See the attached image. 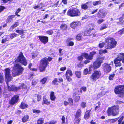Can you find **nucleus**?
Segmentation results:
<instances>
[{"mask_svg": "<svg viewBox=\"0 0 124 124\" xmlns=\"http://www.w3.org/2000/svg\"><path fill=\"white\" fill-rule=\"evenodd\" d=\"M105 41L107 44V45L105 46L107 49H111L116 46L117 42L113 38L110 37L107 38L106 39Z\"/></svg>", "mask_w": 124, "mask_h": 124, "instance_id": "1", "label": "nucleus"}, {"mask_svg": "<svg viewBox=\"0 0 124 124\" xmlns=\"http://www.w3.org/2000/svg\"><path fill=\"white\" fill-rule=\"evenodd\" d=\"M23 70V68L20 65L15 64L14 70L12 72L13 76L15 77L21 74Z\"/></svg>", "mask_w": 124, "mask_h": 124, "instance_id": "2", "label": "nucleus"}, {"mask_svg": "<svg viewBox=\"0 0 124 124\" xmlns=\"http://www.w3.org/2000/svg\"><path fill=\"white\" fill-rule=\"evenodd\" d=\"M114 91L116 94H118L119 97H123L124 96V85H122L116 86Z\"/></svg>", "mask_w": 124, "mask_h": 124, "instance_id": "3", "label": "nucleus"}, {"mask_svg": "<svg viewBox=\"0 0 124 124\" xmlns=\"http://www.w3.org/2000/svg\"><path fill=\"white\" fill-rule=\"evenodd\" d=\"M119 107L118 105L114 106L108 108L107 112L109 116L112 115L115 116L118 114Z\"/></svg>", "mask_w": 124, "mask_h": 124, "instance_id": "4", "label": "nucleus"}, {"mask_svg": "<svg viewBox=\"0 0 124 124\" xmlns=\"http://www.w3.org/2000/svg\"><path fill=\"white\" fill-rule=\"evenodd\" d=\"M67 14L70 16H78L80 15V13L79 10L77 8H70L68 10Z\"/></svg>", "mask_w": 124, "mask_h": 124, "instance_id": "5", "label": "nucleus"}, {"mask_svg": "<svg viewBox=\"0 0 124 124\" xmlns=\"http://www.w3.org/2000/svg\"><path fill=\"white\" fill-rule=\"evenodd\" d=\"M48 64L47 58L45 57L43 58L40 61V65L39 67L40 72L45 71V69Z\"/></svg>", "mask_w": 124, "mask_h": 124, "instance_id": "6", "label": "nucleus"}, {"mask_svg": "<svg viewBox=\"0 0 124 124\" xmlns=\"http://www.w3.org/2000/svg\"><path fill=\"white\" fill-rule=\"evenodd\" d=\"M101 75V73L100 71H95L90 76V80L92 81H95L100 78Z\"/></svg>", "mask_w": 124, "mask_h": 124, "instance_id": "7", "label": "nucleus"}, {"mask_svg": "<svg viewBox=\"0 0 124 124\" xmlns=\"http://www.w3.org/2000/svg\"><path fill=\"white\" fill-rule=\"evenodd\" d=\"M18 61L25 66L27 65V63L25 58L23 56L22 52H21L17 59Z\"/></svg>", "mask_w": 124, "mask_h": 124, "instance_id": "8", "label": "nucleus"}, {"mask_svg": "<svg viewBox=\"0 0 124 124\" xmlns=\"http://www.w3.org/2000/svg\"><path fill=\"white\" fill-rule=\"evenodd\" d=\"M104 59V57H101L97 58V60L93 63L94 68L95 69L99 67Z\"/></svg>", "mask_w": 124, "mask_h": 124, "instance_id": "9", "label": "nucleus"}, {"mask_svg": "<svg viewBox=\"0 0 124 124\" xmlns=\"http://www.w3.org/2000/svg\"><path fill=\"white\" fill-rule=\"evenodd\" d=\"M96 53V52L93 51L92 52L90 53V55L86 53H84L82 54V55L86 59L91 60L93 59V55Z\"/></svg>", "mask_w": 124, "mask_h": 124, "instance_id": "10", "label": "nucleus"}, {"mask_svg": "<svg viewBox=\"0 0 124 124\" xmlns=\"http://www.w3.org/2000/svg\"><path fill=\"white\" fill-rule=\"evenodd\" d=\"M107 12L106 11L102 9H100L97 15V17L99 18H103L106 15Z\"/></svg>", "mask_w": 124, "mask_h": 124, "instance_id": "11", "label": "nucleus"}, {"mask_svg": "<svg viewBox=\"0 0 124 124\" xmlns=\"http://www.w3.org/2000/svg\"><path fill=\"white\" fill-rule=\"evenodd\" d=\"M103 69L105 73L107 74L110 71L111 68L109 64L105 63L103 65Z\"/></svg>", "mask_w": 124, "mask_h": 124, "instance_id": "12", "label": "nucleus"}, {"mask_svg": "<svg viewBox=\"0 0 124 124\" xmlns=\"http://www.w3.org/2000/svg\"><path fill=\"white\" fill-rule=\"evenodd\" d=\"M73 75L72 71L70 70H67L66 72L65 76L67 80L69 81H70L71 80V79L70 77Z\"/></svg>", "mask_w": 124, "mask_h": 124, "instance_id": "13", "label": "nucleus"}, {"mask_svg": "<svg viewBox=\"0 0 124 124\" xmlns=\"http://www.w3.org/2000/svg\"><path fill=\"white\" fill-rule=\"evenodd\" d=\"M40 41L44 44H46L48 40V38L47 37L42 36H38Z\"/></svg>", "mask_w": 124, "mask_h": 124, "instance_id": "14", "label": "nucleus"}, {"mask_svg": "<svg viewBox=\"0 0 124 124\" xmlns=\"http://www.w3.org/2000/svg\"><path fill=\"white\" fill-rule=\"evenodd\" d=\"M19 98V96L17 95L14 96L10 101V104L12 105H13L16 103L18 101Z\"/></svg>", "mask_w": 124, "mask_h": 124, "instance_id": "15", "label": "nucleus"}, {"mask_svg": "<svg viewBox=\"0 0 124 124\" xmlns=\"http://www.w3.org/2000/svg\"><path fill=\"white\" fill-rule=\"evenodd\" d=\"M81 23L79 21H75L73 22L70 24V27L73 29L80 25Z\"/></svg>", "mask_w": 124, "mask_h": 124, "instance_id": "16", "label": "nucleus"}, {"mask_svg": "<svg viewBox=\"0 0 124 124\" xmlns=\"http://www.w3.org/2000/svg\"><path fill=\"white\" fill-rule=\"evenodd\" d=\"M20 89V88L19 87H17L14 86L12 85L10 87L8 86V91L16 92Z\"/></svg>", "mask_w": 124, "mask_h": 124, "instance_id": "17", "label": "nucleus"}, {"mask_svg": "<svg viewBox=\"0 0 124 124\" xmlns=\"http://www.w3.org/2000/svg\"><path fill=\"white\" fill-rule=\"evenodd\" d=\"M81 113V111L80 109H78L77 111L75 119H78V121H80V116Z\"/></svg>", "mask_w": 124, "mask_h": 124, "instance_id": "18", "label": "nucleus"}, {"mask_svg": "<svg viewBox=\"0 0 124 124\" xmlns=\"http://www.w3.org/2000/svg\"><path fill=\"white\" fill-rule=\"evenodd\" d=\"M120 60H122V62L124 63V54L121 53L119 54L118 55V57L116 58Z\"/></svg>", "mask_w": 124, "mask_h": 124, "instance_id": "19", "label": "nucleus"}, {"mask_svg": "<svg viewBox=\"0 0 124 124\" xmlns=\"http://www.w3.org/2000/svg\"><path fill=\"white\" fill-rule=\"evenodd\" d=\"M74 100L76 102H78L79 100L80 97L77 94L74 93L73 95Z\"/></svg>", "mask_w": 124, "mask_h": 124, "instance_id": "20", "label": "nucleus"}, {"mask_svg": "<svg viewBox=\"0 0 124 124\" xmlns=\"http://www.w3.org/2000/svg\"><path fill=\"white\" fill-rule=\"evenodd\" d=\"M121 61L120 60L117 58L114 61V63L115 64V66H121V64L120 62V61Z\"/></svg>", "mask_w": 124, "mask_h": 124, "instance_id": "21", "label": "nucleus"}, {"mask_svg": "<svg viewBox=\"0 0 124 124\" xmlns=\"http://www.w3.org/2000/svg\"><path fill=\"white\" fill-rule=\"evenodd\" d=\"M50 99L52 101H54L56 98L54 95V93L53 92H51L50 95Z\"/></svg>", "mask_w": 124, "mask_h": 124, "instance_id": "22", "label": "nucleus"}, {"mask_svg": "<svg viewBox=\"0 0 124 124\" xmlns=\"http://www.w3.org/2000/svg\"><path fill=\"white\" fill-rule=\"evenodd\" d=\"M90 111L89 110L85 112L84 116L85 118V119H88L90 115Z\"/></svg>", "mask_w": 124, "mask_h": 124, "instance_id": "23", "label": "nucleus"}, {"mask_svg": "<svg viewBox=\"0 0 124 124\" xmlns=\"http://www.w3.org/2000/svg\"><path fill=\"white\" fill-rule=\"evenodd\" d=\"M43 101L42 102V104H45L47 105H49L50 104V101H48V99L45 98H43Z\"/></svg>", "mask_w": 124, "mask_h": 124, "instance_id": "24", "label": "nucleus"}, {"mask_svg": "<svg viewBox=\"0 0 124 124\" xmlns=\"http://www.w3.org/2000/svg\"><path fill=\"white\" fill-rule=\"evenodd\" d=\"M29 119V117L28 115H26L24 116L22 118V121L25 123L28 121Z\"/></svg>", "mask_w": 124, "mask_h": 124, "instance_id": "25", "label": "nucleus"}, {"mask_svg": "<svg viewBox=\"0 0 124 124\" xmlns=\"http://www.w3.org/2000/svg\"><path fill=\"white\" fill-rule=\"evenodd\" d=\"M86 88L85 87H82L80 89H78L77 91H78V94H79V92L80 93H82V91H83L84 92H85V91L86 90Z\"/></svg>", "mask_w": 124, "mask_h": 124, "instance_id": "26", "label": "nucleus"}, {"mask_svg": "<svg viewBox=\"0 0 124 124\" xmlns=\"http://www.w3.org/2000/svg\"><path fill=\"white\" fill-rule=\"evenodd\" d=\"M5 76L6 79V83L7 85H8V68L6 69L5 70Z\"/></svg>", "mask_w": 124, "mask_h": 124, "instance_id": "27", "label": "nucleus"}, {"mask_svg": "<svg viewBox=\"0 0 124 124\" xmlns=\"http://www.w3.org/2000/svg\"><path fill=\"white\" fill-rule=\"evenodd\" d=\"M28 105L22 102L20 106V108L22 109H24L27 108Z\"/></svg>", "mask_w": 124, "mask_h": 124, "instance_id": "28", "label": "nucleus"}, {"mask_svg": "<svg viewBox=\"0 0 124 124\" xmlns=\"http://www.w3.org/2000/svg\"><path fill=\"white\" fill-rule=\"evenodd\" d=\"M60 28L62 30H65L67 28V26L66 24H62L60 26Z\"/></svg>", "mask_w": 124, "mask_h": 124, "instance_id": "29", "label": "nucleus"}, {"mask_svg": "<svg viewBox=\"0 0 124 124\" xmlns=\"http://www.w3.org/2000/svg\"><path fill=\"white\" fill-rule=\"evenodd\" d=\"M108 25L105 23H103L101 26L100 30L102 31L107 28Z\"/></svg>", "mask_w": 124, "mask_h": 124, "instance_id": "30", "label": "nucleus"}, {"mask_svg": "<svg viewBox=\"0 0 124 124\" xmlns=\"http://www.w3.org/2000/svg\"><path fill=\"white\" fill-rule=\"evenodd\" d=\"M44 121L43 118H40L37 121V124H42L44 123Z\"/></svg>", "mask_w": 124, "mask_h": 124, "instance_id": "31", "label": "nucleus"}, {"mask_svg": "<svg viewBox=\"0 0 124 124\" xmlns=\"http://www.w3.org/2000/svg\"><path fill=\"white\" fill-rule=\"evenodd\" d=\"M62 124H67V120L66 119L65 120V118L64 116H62Z\"/></svg>", "mask_w": 124, "mask_h": 124, "instance_id": "32", "label": "nucleus"}, {"mask_svg": "<svg viewBox=\"0 0 124 124\" xmlns=\"http://www.w3.org/2000/svg\"><path fill=\"white\" fill-rule=\"evenodd\" d=\"M75 74L76 77L78 78H80L81 77V72L80 71H76Z\"/></svg>", "mask_w": 124, "mask_h": 124, "instance_id": "33", "label": "nucleus"}, {"mask_svg": "<svg viewBox=\"0 0 124 124\" xmlns=\"http://www.w3.org/2000/svg\"><path fill=\"white\" fill-rule=\"evenodd\" d=\"M93 4L94 6L98 5L101 4V2L100 1H94L93 2Z\"/></svg>", "mask_w": 124, "mask_h": 124, "instance_id": "34", "label": "nucleus"}, {"mask_svg": "<svg viewBox=\"0 0 124 124\" xmlns=\"http://www.w3.org/2000/svg\"><path fill=\"white\" fill-rule=\"evenodd\" d=\"M47 79V78H44L41 80L40 82L42 84H44L46 83Z\"/></svg>", "mask_w": 124, "mask_h": 124, "instance_id": "35", "label": "nucleus"}, {"mask_svg": "<svg viewBox=\"0 0 124 124\" xmlns=\"http://www.w3.org/2000/svg\"><path fill=\"white\" fill-rule=\"evenodd\" d=\"M88 3V2H87L86 3L82 5V8L84 9H87L88 7L87 5V4Z\"/></svg>", "mask_w": 124, "mask_h": 124, "instance_id": "36", "label": "nucleus"}, {"mask_svg": "<svg viewBox=\"0 0 124 124\" xmlns=\"http://www.w3.org/2000/svg\"><path fill=\"white\" fill-rule=\"evenodd\" d=\"M107 52V50L105 49L104 50H101L99 51V53L100 54H105Z\"/></svg>", "mask_w": 124, "mask_h": 124, "instance_id": "37", "label": "nucleus"}, {"mask_svg": "<svg viewBox=\"0 0 124 124\" xmlns=\"http://www.w3.org/2000/svg\"><path fill=\"white\" fill-rule=\"evenodd\" d=\"M19 24L18 22L16 23L13 25L11 26V29H13L14 28L17 26Z\"/></svg>", "mask_w": 124, "mask_h": 124, "instance_id": "38", "label": "nucleus"}, {"mask_svg": "<svg viewBox=\"0 0 124 124\" xmlns=\"http://www.w3.org/2000/svg\"><path fill=\"white\" fill-rule=\"evenodd\" d=\"M94 26L93 25L90 24L89 25L88 29L89 30H92L94 28Z\"/></svg>", "mask_w": 124, "mask_h": 124, "instance_id": "39", "label": "nucleus"}, {"mask_svg": "<svg viewBox=\"0 0 124 124\" xmlns=\"http://www.w3.org/2000/svg\"><path fill=\"white\" fill-rule=\"evenodd\" d=\"M104 21V20L102 19H100L98 20L97 21V23L100 24Z\"/></svg>", "mask_w": 124, "mask_h": 124, "instance_id": "40", "label": "nucleus"}, {"mask_svg": "<svg viewBox=\"0 0 124 124\" xmlns=\"http://www.w3.org/2000/svg\"><path fill=\"white\" fill-rule=\"evenodd\" d=\"M15 16V15H12L8 16V22L11 21Z\"/></svg>", "mask_w": 124, "mask_h": 124, "instance_id": "41", "label": "nucleus"}, {"mask_svg": "<svg viewBox=\"0 0 124 124\" xmlns=\"http://www.w3.org/2000/svg\"><path fill=\"white\" fill-rule=\"evenodd\" d=\"M69 103L70 105H72L73 104V101L72 99L71 98H69L68 99Z\"/></svg>", "mask_w": 124, "mask_h": 124, "instance_id": "42", "label": "nucleus"}, {"mask_svg": "<svg viewBox=\"0 0 124 124\" xmlns=\"http://www.w3.org/2000/svg\"><path fill=\"white\" fill-rule=\"evenodd\" d=\"M38 81V80L37 79H34L32 81V85H35L37 83Z\"/></svg>", "mask_w": 124, "mask_h": 124, "instance_id": "43", "label": "nucleus"}, {"mask_svg": "<svg viewBox=\"0 0 124 124\" xmlns=\"http://www.w3.org/2000/svg\"><path fill=\"white\" fill-rule=\"evenodd\" d=\"M76 39L78 40H79L81 39V35L80 34H78L76 37Z\"/></svg>", "mask_w": 124, "mask_h": 124, "instance_id": "44", "label": "nucleus"}, {"mask_svg": "<svg viewBox=\"0 0 124 124\" xmlns=\"http://www.w3.org/2000/svg\"><path fill=\"white\" fill-rule=\"evenodd\" d=\"M8 82L10 81L12 79V77L11 76V75L9 74L10 69L8 68Z\"/></svg>", "mask_w": 124, "mask_h": 124, "instance_id": "45", "label": "nucleus"}, {"mask_svg": "<svg viewBox=\"0 0 124 124\" xmlns=\"http://www.w3.org/2000/svg\"><path fill=\"white\" fill-rule=\"evenodd\" d=\"M115 76V74H114L110 75L109 77V79L111 80H112Z\"/></svg>", "mask_w": 124, "mask_h": 124, "instance_id": "46", "label": "nucleus"}, {"mask_svg": "<svg viewBox=\"0 0 124 124\" xmlns=\"http://www.w3.org/2000/svg\"><path fill=\"white\" fill-rule=\"evenodd\" d=\"M16 32L17 33H19L20 35H22L23 33V30H17L16 31Z\"/></svg>", "mask_w": 124, "mask_h": 124, "instance_id": "47", "label": "nucleus"}, {"mask_svg": "<svg viewBox=\"0 0 124 124\" xmlns=\"http://www.w3.org/2000/svg\"><path fill=\"white\" fill-rule=\"evenodd\" d=\"M19 87L20 88V89H25L27 88L26 86L25 85L23 84H22L21 86Z\"/></svg>", "mask_w": 124, "mask_h": 124, "instance_id": "48", "label": "nucleus"}, {"mask_svg": "<svg viewBox=\"0 0 124 124\" xmlns=\"http://www.w3.org/2000/svg\"><path fill=\"white\" fill-rule=\"evenodd\" d=\"M3 82V76L0 74V83H2Z\"/></svg>", "mask_w": 124, "mask_h": 124, "instance_id": "49", "label": "nucleus"}, {"mask_svg": "<svg viewBox=\"0 0 124 124\" xmlns=\"http://www.w3.org/2000/svg\"><path fill=\"white\" fill-rule=\"evenodd\" d=\"M103 93V92H102L101 93L98 94L97 95L98 98H100L104 94Z\"/></svg>", "mask_w": 124, "mask_h": 124, "instance_id": "50", "label": "nucleus"}, {"mask_svg": "<svg viewBox=\"0 0 124 124\" xmlns=\"http://www.w3.org/2000/svg\"><path fill=\"white\" fill-rule=\"evenodd\" d=\"M86 103L84 102H82L81 104V105L82 107L83 108L85 107L86 106Z\"/></svg>", "mask_w": 124, "mask_h": 124, "instance_id": "51", "label": "nucleus"}, {"mask_svg": "<svg viewBox=\"0 0 124 124\" xmlns=\"http://www.w3.org/2000/svg\"><path fill=\"white\" fill-rule=\"evenodd\" d=\"M16 35L17 34L15 33H13L11 34L10 36L11 38L12 39L14 37H16Z\"/></svg>", "mask_w": 124, "mask_h": 124, "instance_id": "52", "label": "nucleus"}, {"mask_svg": "<svg viewBox=\"0 0 124 124\" xmlns=\"http://www.w3.org/2000/svg\"><path fill=\"white\" fill-rule=\"evenodd\" d=\"M83 54V53L82 54L81 56H79L78 57V59L79 60L81 61H82L83 60V57L84 56L82 55Z\"/></svg>", "mask_w": 124, "mask_h": 124, "instance_id": "53", "label": "nucleus"}, {"mask_svg": "<svg viewBox=\"0 0 124 124\" xmlns=\"http://www.w3.org/2000/svg\"><path fill=\"white\" fill-rule=\"evenodd\" d=\"M33 113H38L40 112V111L39 110H37L36 109H34L33 110Z\"/></svg>", "mask_w": 124, "mask_h": 124, "instance_id": "54", "label": "nucleus"}, {"mask_svg": "<svg viewBox=\"0 0 124 124\" xmlns=\"http://www.w3.org/2000/svg\"><path fill=\"white\" fill-rule=\"evenodd\" d=\"M124 32V28L122 30H120L118 32V33L121 35L122 34H123Z\"/></svg>", "mask_w": 124, "mask_h": 124, "instance_id": "55", "label": "nucleus"}, {"mask_svg": "<svg viewBox=\"0 0 124 124\" xmlns=\"http://www.w3.org/2000/svg\"><path fill=\"white\" fill-rule=\"evenodd\" d=\"M89 69V71H91L92 70H94L95 69L94 68L93 66L92 65H90Z\"/></svg>", "mask_w": 124, "mask_h": 124, "instance_id": "56", "label": "nucleus"}, {"mask_svg": "<svg viewBox=\"0 0 124 124\" xmlns=\"http://www.w3.org/2000/svg\"><path fill=\"white\" fill-rule=\"evenodd\" d=\"M40 5H41V4H39L37 6H35L34 7V9H36L38 8H39V9L43 7V6L40 7Z\"/></svg>", "mask_w": 124, "mask_h": 124, "instance_id": "57", "label": "nucleus"}, {"mask_svg": "<svg viewBox=\"0 0 124 124\" xmlns=\"http://www.w3.org/2000/svg\"><path fill=\"white\" fill-rule=\"evenodd\" d=\"M58 82V80L57 78H55L54 79V80L52 82V84L54 85H55L57 82Z\"/></svg>", "mask_w": 124, "mask_h": 124, "instance_id": "58", "label": "nucleus"}, {"mask_svg": "<svg viewBox=\"0 0 124 124\" xmlns=\"http://www.w3.org/2000/svg\"><path fill=\"white\" fill-rule=\"evenodd\" d=\"M124 118V116H122L119 119L118 121V124H120L121 123Z\"/></svg>", "mask_w": 124, "mask_h": 124, "instance_id": "59", "label": "nucleus"}, {"mask_svg": "<svg viewBox=\"0 0 124 124\" xmlns=\"http://www.w3.org/2000/svg\"><path fill=\"white\" fill-rule=\"evenodd\" d=\"M47 33L50 35H52L53 33V32L52 30H48L47 31Z\"/></svg>", "mask_w": 124, "mask_h": 124, "instance_id": "60", "label": "nucleus"}, {"mask_svg": "<svg viewBox=\"0 0 124 124\" xmlns=\"http://www.w3.org/2000/svg\"><path fill=\"white\" fill-rule=\"evenodd\" d=\"M88 70L87 69H85L84 70V74L85 75H87L88 73Z\"/></svg>", "mask_w": 124, "mask_h": 124, "instance_id": "61", "label": "nucleus"}, {"mask_svg": "<svg viewBox=\"0 0 124 124\" xmlns=\"http://www.w3.org/2000/svg\"><path fill=\"white\" fill-rule=\"evenodd\" d=\"M104 45H105V43L104 42H102V43H100L99 44V46L101 48L102 47L104 46Z\"/></svg>", "mask_w": 124, "mask_h": 124, "instance_id": "62", "label": "nucleus"}, {"mask_svg": "<svg viewBox=\"0 0 124 124\" xmlns=\"http://www.w3.org/2000/svg\"><path fill=\"white\" fill-rule=\"evenodd\" d=\"M37 96L38 98V101H40V100L41 98V96L40 95H37Z\"/></svg>", "mask_w": 124, "mask_h": 124, "instance_id": "63", "label": "nucleus"}, {"mask_svg": "<svg viewBox=\"0 0 124 124\" xmlns=\"http://www.w3.org/2000/svg\"><path fill=\"white\" fill-rule=\"evenodd\" d=\"M5 8L4 7L1 6H0V13Z\"/></svg>", "mask_w": 124, "mask_h": 124, "instance_id": "64", "label": "nucleus"}]
</instances>
